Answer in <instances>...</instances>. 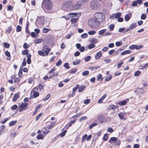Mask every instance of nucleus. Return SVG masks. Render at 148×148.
Instances as JSON below:
<instances>
[{
	"instance_id": "obj_1",
	"label": "nucleus",
	"mask_w": 148,
	"mask_h": 148,
	"mask_svg": "<svg viewBox=\"0 0 148 148\" xmlns=\"http://www.w3.org/2000/svg\"><path fill=\"white\" fill-rule=\"evenodd\" d=\"M88 24L90 27L93 29L98 27L100 24L94 18H91L89 20Z\"/></svg>"
},
{
	"instance_id": "obj_2",
	"label": "nucleus",
	"mask_w": 148,
	"mask_h": 148,
	"mask_svg": "<svg viewBox=\"0 0 148 148\" xmlns=\"http://www.w3.org/2000/svg\"><path fill=\"white\" fill-rule=\"evenodd\" d=\"M94 18L99 24L103 21L105 20L104 16L103 14L101 12H96L95 13Z\"/></svg>"
},
{
	"instance_id": "obj_3",
	"label": "nucleus",
	"mask_w": 148,
	"mask_h": 148,
	"mask_svg": "<svg viewBox=\"0 0 148 148\" xmlns=\"http://www.w3.org/2000/svg\"><path fill=\"white\" fill-rule=\"evenodd\" d=\"M100 6V2L96 0H93L90 3V7L92 10H97L99 8Z\"/></svg>"
},
{
	"instance_id": "obj_4",
	"label": "nucleus",
	"mask_w": 148,
	"mask_h": 148,
	"mask_svg": "<svg viewBox=\"0 0 148 148\" xmlns=\"http://www.w3.org/2000/svg\"><path fill=\"white\" fill-rule=\"evenodd\" d=\"M42 4L47 10H50L52 8V2L49 0H44Z\"/></svg>"
},
{
	"instance_id": "obj_5",
	"label": "nucleus",
	"mask_w": 148,
	"mask_h": 148,
	"mask_svg": "<svg viewBox=\"0 0 148 148\" xmlns=\"http://www.w3.org/2000/svg\"><path fill=\"white\" fill-rule=\"evenodd\" d=\"M44 21L43 16L38 17L37 19L36 24L39 27H42L44 24Z\"/></svg>"
},
{
	"instance_id": "obj_6",
	"label": "nucleus",
	"mask_w": 148,
	"mask_h": 148,
	"mask_svg": "<svg viewBox=\"0 0 148 148\" xmlns=\"http://www.w3.org/2000/svg\"><path fill=\"white\" fill-rule=\"evenodd\" d=\"M109 142L111 144L115 143V145H119L121 143L120 140L115 137H112L110 138Z\"/></svg>"
},
{
	"instance_id": "obj_7",
	"label": "nucleus",
	"mask_w": 148,
	"mask_h": 148,
	"mask_svg": "<svg viewBox=\"0 0 148 148\" xmlns=\"http://www.w3.org/2000/svg\"><path fill=\"white\" fill-rule=\"evenodd\" d=\"M28 104L27 103H23L18 107L19 110L20 112H21L25 110L28 108Z\"/></svg>"
},
{
	"instance_id": "obj_8",
	"label": "nucleus",
	"mask_w": 148,
	"mask_h": 148,
	"mask_svg": "<svg viewBox=\"0 0 148 148\" xmlns=\"http://www.w3.org/2000/svg\"><path fill=\"white\" fill-rule=\"evenodd\" d=\"M81 2L78 1L75 4H73V6L72 7V10H75L79 9L81 7Z\"/></svg>"
},
{
	"instance_id": "obj_9",
	"label": "nucleus",
	"mask_w": 148,
	"mask_h": 148,
	"mask_svg": "<svg viewBox=\"0 0 148 148\" xmlns=\"http://www.w3.org/2000/svg\"><path fill=\"white\" fill-rule=\"evenodd\" d=\"M73 2L71 1H67L64 3V6L67 8H69L72 10V7L73 6Z\"/></svg>"
},
{
	"instance_id": "obj_10",
	"label": "nucleus",
	"mask_w": 148,
	"mask_h": 148,
	"mask_svg": "<svg viewBox=\"0 0 148 148\" xmlns=\"http://www.w3.org/2000/svg\"><path fill=\"white\" fill-rule=\"evenodd\" d=\"M42 51H43L46 56H47L51 51V49L48 48L47 46H44L42 48Z\"/></svg>"
},
{
	"instance_id": "obj_11",
	"label": "nucleus",
	"mask_w": 148,
	"mask_h": 148,
	"mask_svg": "<svg viewBox=\"0 0 148 148\" xmlns=\"http://www.w3.org/2000/svg\"><path fill=\"white\" fill-rule=\"evenodd\" d=\"M143 46L142 45H140L138 46L137 45H133L130 46L129 47V48L130 49H135L136 50H138L141 49L142 48H143Z\"/></svg>"
},
{
	"instance_id": "obj_12",
	"label": "nucleus",
	"mask_w": 148,
	"mask_h": 148,
	"mask_svg": "<svg viewBox=\"0 0 148 148\" xmlns=\"http://www.w3.org/2000/svg\"><path fill=\"white\" fill-rule=\"evenodd\" d=\"M102 55V54L101 53V51H99L97 53L96 55L95 56V59L96 60L99 59L101 58Z\"/></svg>"
},
{
	"instance_id": "obj_13",
	"label": "nucleus",
	"mask_w": 148,
	"mask_h": 148,
	"mask_svg": "<svg viewBox=\"0 0 148 148\" xmlns=\"http://www.w3.org/2000/svg\"><path fill=\"white\" fill-rule=\"evenodd\" d=\"M97 118L101 123H103L104 118L102 115L99 116Z\"/></svg>"
},
{
	"instance_id": "obj_14",
	"label": "nucleus",
	"mask_w": 148,
	"mask_h": 148,
	"mask_svg": "<svg viewBox=\"0 0 148 148\" xmlns=\"http://www.w3.org/2000/svg\"><path fill=\"white\" fill-rule=\"evenodd\" d=\"M132 17V14L129 13L125 16V19L126 21H128Z\"/></svg>"
},
{
	"instance_id": "obj_15",
	"label": "nucleus",
	"mask_w": 148,
	"mask_h": 148,
	"mask_svg": "<svg viewBox=\"0 0 148 148\" xmlns=\"http://www.w3.org/2000/svg\"><path fill=\"white\" fill-rule=\"evenodd\" d=\"M26 57L27 58V62L28 64H29L31 62V55L30 54H27L26 56Z\"/></svg>"
},
{
	"instance_id": "obj_16",
	"label": "nucleus",
	"mask_w": 148,
	"mask_h": 148,
	"mask_svg": "<svg viewBox=\"0 0 148 148\" xmlns=\"http://www.w3.org/2000/svg\"><path fill=\"white\" fill-rule=\"evenodd\" d=\"M31 93L34 98L37 97L39 95V93L38 92L34 91L33 90H32Z\"/></svg>"
},
{
	"instance_id": "obj_17",
	"label": "nucleus",
	"mask_w": 148,
	"mask_h": 148,
	"mask_svg": "<svg viewBox=\"0 0 148 148\" xmlns=\"http://www.w3.org/2000/svg\"><path fill=\"white\" fill-rule=\"evenodd\" d=\"M126 114L125 113L120 112L119 114L118 115L121 119L124 120L125 119L124 118V116L125 114Z\"/></svg>"
},
{
	"instance_id": "obj_18",
	"label": "nucleus",
	"mask_w": 148,
	"mask_h": 148,
	"mask_svg": "<svg viewBox=\"0 0 148 148\" xmlns=\"http://www.w3.org/2000/svg\"><path fill=\"white\" fill-rule=\"evenodd\" d=\"M19 95L18 93L15 94L14 96L13 99L12 101H16L18 98H19Z\"/></svg>"
},
{
	"instance_id": "obj_19",
	"label": "nucleus",
	"mask_w": 148,
	"mask_h": 148,
	"mask_svg": "<svg viewBox=\"0 0 148 148\" xmlns=\"http://www.w3.org/2000/svg\"><path fill=\"white\" fill-rule=\"evenodd\" d=\"M106 94L104 95L98 101V102L99 103H102V101L106 97Z\"/></svg>"
},
{
	"instance_id": "obj_20",
	"label": "nucleus",
	"mask_w": 148,
	"mask_h": 148,
	"mask_svg": "<svg viewBox=\"0 0 148 148\" xmlns=\"http://www.w3.org/2000/svg\"><path fill=\"white\" fill-rule=\"evenodd\" d=\"M85 86L84 85H82L80 87L79 86L78 88V91L79 92H82L83 90L85 89Z\"/></svg>"
},
{
	"instance_id": "obj_21",
	"label": "nucleus",
	"mask_w": 148,
	"mask_h": 148,
	"mask_svg": "<svg viewBox=\"0 0 148 148\" xmlns=\"http://www.w3.org/2000/svg\"><path fill=\"white\" fill-rule=\"evenodd\" d=\"M55 122H52L51 124L47 126V128L49 129L52 128L55 125Z\"/></svg>"
},
{
	"instance_id": "obj_22",
	"label": "nucleus",
	"mask_w": 148,
	"mask_h": 148,
	"mask_svg": "<svg viewBox=\"0 0 148 148\" xmlns=\"http://www.w3.org/2000/svg\"><path fill=\"white\" fill-rule=\"evenodd\" d=\"M137 26L136 23H132L130 26L129 28L131 30L132 29L134 28H135Z\"/></svg>"
},
{
	"instance_id": "obj_23",
	"label": "nucleus",
	"mask_w": 148,
	"mask_h": 148,
	"mask_svg": "<svg viewBox=\"0 0 148 148\" xmlns=\"http://www.w3.org/2000/svg\"><path fill=\"white\" fill-rule=\"evenodd\" d=\"M78 20V18H72L71 20V22L72 23H76Z\"/></svg>"
},
{
	"instance_id": "obj_24",
	"label": "nucleus",
	"mask_w": 148,
	"mask_h": 148,
	"mask_svg": "<svg viewBox=\"0 0 148 148\" xmlns=\"http://www.w3.org/2000/svg\"><path fill=\"white\" fill-rule=\"evenodd\" d=\"M90 41L93 43L96 44L97 42V40L96 38H91L90 39Z\"/></svg>"
},
{
	"instance_id": "obj_25",
	"label": "nucleus",
	"mask_w": 148,
	"mask_h": 148,
	"mask_svg": "<svg viewBox=\"0 0 148 148\" xmlns=\"http://www.w3.org/2000/svg\"><path fill=\"white\" fill-rule=\"evenodd\" d=\"M42 131L43 134H44L45 136L49 132V131L46 130L45 128H43L42 130Z\"/></svg>"
},
{
	"instance_id": "obj_26",
	"label": "nucleus",
	"mask_w": 148,
	"mask_h": 148,
	"mask_svg": "<svg viewBox=\"0 0 148 148\" xmlns=\"http://www.w3.org/2000/svg\"><path fill=\"white\" fill-rule=\"evenodd\" d=\"M127 102L126 100H124L122 101H121L120 102H119L118 103V104L121 106H124L127 103Z\"/></svg>"
},
{
	"instance_id": "obj_27",
	"label": "nucleus",
	"mask_w": 148,
	"mask_h": 148,
	"mask_svg": "<svg viewBox=\"0 0 148 148\" xmlns=\"http://www.w3.org/2000/svg\"><path fill=\"white\" fill-rule=\"evenodd\" d=\"M131 53V51L129 50H126L121 53V55H124L126 54H129Z\"/></svg>"
},
{
	"instance_id": "obj_28",
	"label": "nucleus",
	"mask_w": 148,
	"mask_h": 148,
	"mask_svg": "<svg viewBox=\"0 0 148 148\" xmlns=\"http://www.w3.org/2000/svg\"><path fill=\"white\" fill-rule=\"evenodd\" d=\"M77 70L76 69H73L70 70L69 72L70 73L74 74L76 73Z\"/></svg>"
},
{
	"instance_id": "obj_29",
	"label": "nucleus",
	"mask_w": 148,
	"mask_h": 148,
	"mask_svg": "<svg viewBox=\"0 0 148 148\" xmlns=\"http://www.w3.org/2000/svg\"><path fill=\"white\" fill-rule=\"evenodd\" d=\"M38 53L39 55L43 56H45L46 55L43 51L40 50L38 51Z\"/></svg>"
},
{
	"instance_id": "obj_30",
	"label": "nucleus",
	"mask_w": 148,
	"mask_h": 148,
	"mask_svg": "<svg viewBox=\"0 0 148 148\" xmlns=\"http://www.w3.org/2000/svg\"><path fill=\"white\" fill-rule=\"evenodd\" d=\"M118 107V106L117 105H112L110 106V108L112 110H115L116 108Z\"/></svg>"
},
{
	"instance_id": "obj_31",
	"label": "nucleus",
	"mask_w": 148,
	"mask_h": 148,
	"mask_svg": "<svg viewBox=\"0 0 148 148\" xmlns=\"http://www.w3.org/2000/svg\"><path fill=\"white\" fill-rule=\"evenodd\" d=\"M80 62V60H77L73 62V64L74 65H76L79 64Z\"/></svg>"
},
{
	"instance_id": "obj_32",
	"label": "nucleus",
	"mask_w": 148,
	"mask_h": 148,
	"mask_svg": "<svg viewBox=\"0 0 148 148\" xmlns=\"http://www.w3.org/2000/svg\"><path fill=\"white\" fill-rule=\"evenodd\" d=\"M100 66H94L90 67V69L92 71L97 70L99 68Z\"/></svg>"
},
{
	"instance_id": "obj_33",
	"label": "nucleus",
	"mask_w": 148,
	"mask_h": 148,
	"mask_svg": "<svg viewBox=\"0 0 148 148\" xmlns=\"http://www.w3.org/2000/svg\"><path fill=\"white\" fill-rule=\"evenodd\" d=\"M79 85L77 84L76 86L73 88V92L75 93L76 91L77 90V89L79 88Z\"/></svg>"
},
{
	"instance_id": "obj_34",
	"label": "nucleus",
	"mask_w": 148,
	"mask_h": 148,
	"mask_svg": "<svg viewBox=\"0 0 148 148\" xmlns=\"http://www.w3.org/2000/svg\"><path fill=\"white\" fill-rule=\"evenodd\" d=\"M28 50L26 49L25 50H24L22 52V54L24 55H27V54H28Z\"/></svg>"
},
{
	"instance_id": "obj_35",
	"label": "nucleus",
	"mask_w": 148,
	"mask_h": 148,
	"mask_svg": "<svg viewBox=\"0 0 148 148\" xmlns=\"http://www.w3.org/2000/svg\"><path fill=\"white\" fill-rule=\"evenodd\" d=\"M23 74V71H22V68L21 66L20 67V70H19V72L18 73V75L20 77L22 76Z\"/></svg>"
},
{
	"instance_id": "obj_36",
	"label": "nucleus",
	"mask_w": 148,
	"mask_h": 148,
	"mask_svg": "<svg viewBox=\"0 0 148 148\" xmlns=\"http://www.w3.org/2000/svg\"><path fill=\"white\" fill-rule=\"evenodd\" d=\"M102 75L101 74H99L97 77V80H98L101 81L102 80Z\"/></svg>"
},
{
	"instance_id": "obj_37",
	"label": "nucleus",
	"mask_w": 148,
	"mask_h": 148,
	"mask_svg": "<svg viewBox=\"0 0 148 148\" xmlns=\"http://www.w3.org/2000/svg\"><path fill=\"white\" fill-rule=\"evenodd\" d=\"M17 122V121H12L10 122L9 124V125L10 126H12L14 125Z\"/></svg>"
},
{
	"instance_id": "obj_38",
	"label": "nucleus",
	"mask_w": 148,
	"mask_h": 148,
	"mask_svg": "<svg viewBox=\"0 0 148 148\" xmlns=\"http://www.w3.org/2000/svg\"><path fill=\"white\" fill-rule=\"evenodd\" d=\"M106 31V29H104L101 30L99 32V34L100 35H101L105 32Z\"/></svg>"
},
{
	"instance_id": "obj_39",
	"label": "nucleus",
	"mask_w": 148,
	"mask_h": 148,
	"mask_svg": "<svg viewBox=\"0 0 148 148\" xmlns=\"http://www.w3.org/2000/svg\"><path fill=\"white\" fill-rule=\"evenodd\" d=\"M49 29L45 27L43 29L42 32L43 33H46L48 32Z\"/></svg>"
},
{
	"instance_id": "obj_40",
	"label": "nucleus",
	"mask_w": 148,
	"mask_h": 148,
	"mask_svg": "<svg viewBox=\"0 0 148 148\" xmlns=\"http://www.w3.org/2000/svg\"><path fill=\"white\" fill-rule=\"evenodd\" d=\"M114 27V24H111L109 25V28L110 30L112 31V30H113Z\"/></svg>"
},
{
	"instance_id": "obj_41",
	"label": "nucleus",
	"mask_w": 148,
	"mask_h": 148,
	"mask_svg": "<svg viewBox=\"0 0 148 148\" xmlns=\"http://www.w3.org/2000/svg\"><path fill=\"white\" fill-rule=\"evenodd\" d=\"M50 96H51V95L49 94H48L47 95V96H46L45 98H44L43 99V101H45L47 100L50 98Z\"/></svg>"
},
{
	"instance_id": "obj_42",
	"label": "nucleus",
	"mask_w": 148,
	"mask_h": 148,
	"mask_svg": "<svg viewBox=\"0 0 148 148\" xmlns=\"http://www.w3.org/2000/svg\"><path fill=\"white\" fill-rule=\"evenodd\" d=\"M112 78V76L111 75H110L109 76L106 77L105 78V80L108 81L111 79Z\"/></svg>"
},
{
	"instance_id": "obj_43",
	"label": "nucleus",
	"mask_w": 148,
	"mask_h": 148,
	"mask_svg": "<svg viewBox=\"0 0 148 148\" xmlns=\"http://www.w3.org/2000/svg\"><path fill=\"white\" fill-rule=\"evenodd\" d=\"M140 72L139 71H137L134 73V75L136 76H138L140 73Z\"/></svg>"
},
{
	"instance_id": "obj_44",
	"label": "nucleus",
	"mask_w": 148,
	"mask_h": 148,
	"mask_svg": "<svg viewBox=\"0 0 148 148\" xmlns=\"http://www.w3.org/2000/svg\"><path fill=\"white\" fill-rule=\"evenodd\" d=\"M8 118H6L3 119L0 122L2 124H4L8 120Z\"/></svg>"
},
{
	"instance_id": "obj_45",
	"label": "nucleus",
	"mask_w": 148,
	"mask_h": 148,
	"mask_svg": "<svg viewBox=\"0 0 148 148\" xmlns=\"http://www.w3.org/2000/svg\"><path fill=\"white\" fill-rule=\"evenodd\" d=\"M4 47L6 48H9L10 45L9 43L6 42H4L3 43Z\"/></svg>"
},
{
	"instance_id": "obj_46",
	"label": "nucleus",
	"mask_w": 148,
	"mask_h": 148,
	"mask_svg": "<svg viewBox=\"0 0 148 148\" xmlns=\"http://www.w3.org/2000/svg\"><path fill=\"white\" fill-rule=\"evenodd\" d=\"M87 137V134H85L83 136L82 140V142H84L86 138Z\"/></svg>"
},
{
	"instance_id": "obj_47",
	"label": "nucleus",
	"mask_w": 148,
	"mask_h": 148,
	"mask_svg": "<svg viewBox=\"0 0 148 148\" xmlns=\"http://www.w3.org/2000/svg\"><path fill=\"white\" fill-rule=\"evenodd\" d=\"M122 44V43L121 42H117L115 43V45L117 47H119Z\"/></svg>"
},
{
	"instance_id": "obj_48",
	"label": "nucleus",
	"mask_w": 148,
	"mask_h": 148,
	"mask_svg": "<svg viewBox=\"0 0 148 148\" xmlns=\"http://www.w3.org/2000/svg\"><path fill=\"white\" fill-rule=\"evenodd\" d=\"M89 73V72L88 71H84L82 73V75L83 76H85L88 75Z\"/></svg>"
},
{
	"instance_id": "obj_49",
	"label": "nucleus",
	"mask_w": 148,
	"mask_h": 148,
	"mask_svg": "<svg viewBox=\"0 0 148 148\" xmlns=\"http://www.w3.org/2000/svg\"><path fill=\"white\" fill-rule=\"evenodd\" d=\"M37 138L38 139H43V135L42 134H39L37 136Z\"/></svg>"
},
{
	"instance_id": "obj_50",
	"label": "nucleus",
	"mask_w": 148,
	"mask_h": 148,
	"mask_svg": "<svg viewBox=\"0 0 148 148\" xmlns=\"http://www.w3.org/2000/svg\"><path fill=\"white\" fill-rule=\"evenodd\" d=\"M69 14L70 15L72 16V17H74L75 16L78 15V14L76 13L71 12L69 13Z\"/></svg>"
},
{
	"instance_id": "obj_51",
	"label": "nucleus",
	"mask_w": 148,
	"mask_h": 148,
	"mask_svg": "<svg viewBox=\"0 0 148 148\" xmlns=\"http://www.w3.org/2000/svg\"><path fill=\"white\" fill-rule=\"evenodd\" d=\"M22 28L19 25H18L16 27V31L18 32H20Z\"/></svg>"
},
{
	"instance_id": "obj_52",
	"label": "nucleus",
	"mask_w": 148,
	"mask_h": 148,
	"mask_svg": "<svg viewBox=\"0 0 148 148\" xmlns=\"http://www.w3.org/2000/svg\"><path fill=\"white\" fill-rule=\"evenodd\" d=\"M95 46L94 44L92 43L88 45V48L90 49H92Z\"/></svg>"
},
{
	"instance_id": "obj_53",
	"label": "nucleus",
	"mask_w": 148,
	"mask_h": 148,
	"mask_svg": "<svg viewBox=\"0 0 148 148\" xmlns=\"http://www.w3.org/2000/svg\"><path fill=\"white\" fill-rule=\"evenodd\" d=\"M66 132H67L66 130H65L63 132L61 133L60 134V136L61 137H63L64 136H65L66 133Z\"/></svg>"
},
{
	"instance_id": "obj_54",
	"label": "nucleus",
	"mask_w": 148,
	"mask_h": 148,
	"mask_svg": "<svg viewBox=\"0 0 148 148\" xmlns=\"http://www.w3.org/2000/svg\"><path fill=\"white\" fill-rule=\"evenodd\" d=\"M91 59V57L90 56H86L85 58V60L86 62H88Z\"/></svg>"
},
{
	"instance_id": "obj_55",
	"label": "nucleus",
	"mask_w": 148,
	"mask_h": 148,
	"mask_svg": "<svg viewBox=\"0 0 148 148\" xmlns=\"http://www.w3.org/2000/svg\"><path fill=\"white\" fill-rule=\"evenodd\" d=\"M62 63V61L60 60H59L58 62L56 63V65L57 66H60Z\"/></svg>"
},
{
	"instance_id": "obj_56",
	"label": "nucleus",
	"mask_w": 148,
	"mask_h": 148,
	"mask_svg": "<svg viewBox=\"0 0 148 148\" xmlns=\"http://www.w3.org/2000/svg\"><path fill=\"white\" fill-rule=\"evenodd\" d=\"M87 119V117L86 116H84L81 117L79 120V121L80 122H82V121L85 120Z\"/></svg>"
},
{
	"instance_id": "obj_57",
	"label": "nucleus",
	"mask_w": 148,
	"mask_h": 148,
	"mask_svg": "<svg viewBox=\"0 0 148 148\" xmlns=\"http://www.w3.org/2000/svg\"><path fill=\"white\" fill-rule=\"evenodd\" d=\"M96 32L95 31H91L88 32V34L90 35H92L95 34Z\"/></svg>"
},
{
	"instance_id": "obj_58",
	"label": "nucleus",
	"mask_w": 148,
	"mask_h": 148,
	"mask_svg": "<svg viewBox=\"0 0 148 148\" xmlns=\"http://www.w3.org/2000/svg\"><path fill=\"white\" fill-rule=\"evenodd\" d=\"M121 14V13L119 12H117L116 14L115 17L117 18H119Z\"/></svg>"
},
{
	"instance_id": "obj_59",
	"label": "nucleus",
	"mask_w": 148,
	"mask_h": 148,
	"mask_svg": "<svg viewBox=\"0 0 148 148\" xmlns=\"http://www.w3.org/2000/svg\"><path fill=\"white\" fill-rule=\"evenodd\" d=\"M73 34V32H71L70 33L68 34L67 36L66 37V38L67 39H69L70 38L71 36H72Z\"/></svg>"
},
{
	"instance_id": "obj_60",
	"label": "nucleus",
	"mask_w": 148,
	"mask_h": 148,
	"mask_svg": "<svg viewBox=\"0 0 148 148\" xmlns=\"http://www.w3.org/2000/svg\"><path fill=\"white\" fill-rule=\"evenodd\" d=\"M42 115V113H41L39 114L36 117L35 120L36 121H37L40 118V117Z\"/></svg>"
},
{
	"instance_id": "obj_61",
	"label": "nucleus",
	"mask_w": 148,
	"mask_h": 148,
	"mask_svg": "<svg viewBox=\"0 0 148 148\" xmlns=\"http://www.w3.org/2000/svg\"><path fill=\"white\" fill-rule=\"evenodd\" d=\"M64 66L67 69L70 68V66H69V64L67 63H66L64 64Z\"/></svg>"
},
{
	"instance_id": "obj_62",
	"label": "nucleus",
	"mask_w": 148,
	"mask_h": 148,
	"mask_svg": "<svg viewBox=\"0 0 148 148\" xmlns=\"http://www.w3.org/2000/svg\"><path fill=\"white\" fill-rule=\"evenodd\" d=\"M18 108V106L16 105H14L11 107V109L12 110H16Z\"/></svg>"
},
{
	"instance_id": "obj_63",
	"label": "nucleus",
	"mask_w": 148,
	"mask_h": 148,
	"mask_svg": "<svg viewBox=\"0 0 148 148\" xmlns=\"http://www.w3.org/2000/svg\"><path fill=\"white\" fill-rule=\"evenodd\" d=\"M81 37L84 38H86L88 36V34L87 33H84L82 34L81 36Z\"/></svg>"
},
{
	"instance_id": "obj_64",
	"label": "nucleus",
	"mask_w": 148,
	"mask_h": 148,
	"mask_svg": "<svg viewBox=\"0 0 148 148\" xmlns=\"http://www.w3.org/2000/svg\"><path fill=\"white\" fill-rule=\"evenodd\" d=\"M41 107V104H38L36 106L35 110L38 111V110L39 109V108Z\"/></svg>"
}]
</instances>
